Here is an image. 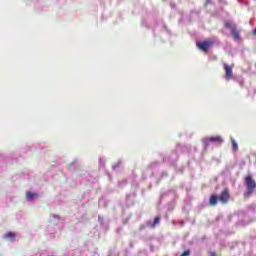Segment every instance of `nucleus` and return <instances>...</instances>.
<instances>
[{
    "instance_id": "nucleus-1",
    "label": "nucleus",
    "mask_w": 256,
    "mask_h": 256,
    "mask_svg": "<svg viewBox=\"0 0 256 256\" xmlns=\"http://www.w3.org/2000/svg\"><path fill=\"white\" fill-rule=\"evenodd\" d=\"M245 185H246V194L244 195V197H250L251 195H253V192L256 189V182L253 179V176L248 175L245 177Z\"/></svg>"
},
{
    "instance_id": "nucleus-2",
    "label": "nucleus",
    "mask_w": 256,
    "mask_h": 256,
    "mask_svg": "<svg viewBox=\"0 0 256 256\" xmlns=\"http://www.w3.org/2000/svg\"><path fill=\"white\" fill-rule=\"evenodd\" d=\"M215 45L214 39H206L204 41H198L196 43V46L200 49V51H203V53H208L209 49Z\"/></svg>"
},
{
    "instance_id": "nucleus-3",
    "label": "nucleus",
    "mask_w": 256,
    "mask_h": 256,
    "mask_svg": "<svg viewBox=\"0 0 256 256\" xmlns=\"http://www.w3.org/2000/svg\"><path fill=\"white\" fill-rule=\"evenodd\" d=\"M220 203L223 205H227L229 203V199H231V194L229 193V189L225 188L218 197Z\"/></svg>"
},
{
    "instance_id": "nucleus-4",
    "label": "nucleus",
    "mask_w": 256,
    "mask_h": 256,
    "mask_svg": "<svg viewBox=\"0 0 256 256\" xmlns=\"http://www.w3.org/2000/svg\"><path fill=\"white\" fill-rule=\"evenodd\" d=\"M205 141L206 147L209 145V143H217L218 145H221V143H223V138H221V136H212L206 138Z\"/></svg>"
},
{
    "instance_id": "nucleus-5",
    "label": "nucleus",
    "mask_w": 256,
    "mask_h": 256,
    "mask_svg": "<svg viewBox=\"0 0 256 256\" xmlns=\"http://www.w3.org/2000/svg\"><path fill=\"white\" fill-rule=\"evenodd\" d=\"M225 70L226 81H231L233 79V68L226 63L223 64Z\"/></svg>"
},
{
    "instance_id": "nucleus-6",
    "label": "nucleus",
    "mask_w": 256,
    "mask_h": 256,
    "mask_svg": "<svg viewBox=\"0 0 256 256\" xmlns=\"http://www.w3.org/2000/svg\"><path fill=\"white\" fill-rule=\"evenodd\" d=\"M224 25L226 27V29H229L231 31V33H238V28H237V24L233 23V21L230 20H226L224 22Z\"/></svg>"
},
{
    "instance_id": "nucleus-7",
    "label": "nucleus",
    "mask_w": 256,
    "mask_h": 256,
    "mask_svg": "<svg viewBox=\"0 0 256 256\" xmlns=\"http://www.w3.org/2000/svg\"><path fill=\"white\" fill-rule=\"evenodd\" d=\"M217 201H219V197H217V195H212L210 197L209 203L212 207H215V205H217Z\"/></svg>"
},
{
    "instance_id": "nucleus-8",
    "label": "nucleus",
    "mask_w": 256,
    "mask_h": 256,
    "mask_svg": "<svg viewBox=\"0 0 256 256\" xmlns=\"http://www.w3.org/2000/svg\"><path fill=\"white\" fill-rule=\"evenodd\" d=\"M26 199H28V201H33V199H35V194L32 192H26Z\"/></svg>"
},
{
    "instance_id": "nucleus-9",
    "label": "nucleus",
    "mask_w": 256,
    "mask_h": 256,
    "mask_svg": "<svg viewBox=\"0 0 256 256\" xmlns=\"http://www.w3.org/2000/svg\"><path fill=\"white\" fill-rule=\"evenodd\" d=\"M5 239H15V233L8 232L4 235Z\"/></svg>"
},
{
    "instance_id": "nucleus-10",
    "label": "nucleus",
    "mask_w": 256,
    "mask_h": 256,
    "mask_svg": "<svg viewBox=\"0 0 256 256\" xmlns=\"http://www.w3.org/2000/svg\"><path fill=\"white\" fill-rule=\"evenodd\" d=\"M232 38L234 39V41H241V35L239 33H233Z\"/></svg>"
},
{
    "instance_id": "nucleus-11",
    "label": "nucleus",
    "mask_w": 256,
    "mask_h": 256,
    "mask_svg": "<svg viewBox=\"0 0 256 256\" xmlns=\"http://www.w3.org/2000/svg\"><path fill=\"white\" fill-rule=\"evenodd\" d=\"M160 221H161L160 217H155L154 222L151 224V227H156L157 225H159Z\"/></svg>"
},
{
    "instance_id": "nucleus-12",
    "label": "nucleus",
    "mask_w": 256,
    "mask_h": 256,
    "mask_svg": "<svg viewBox=\"0 0 256 256\" xmlns=\"http://www.w3.org/2000/svg\"><path fill=\"white\" fill-rule=\"evenodd\" d=\"M232 149L233 151H237V149H239V146L235 140H232Z\"/></svg>"
},
{
    "instance_id": "nucleus-13",
    "label": "nucleus",
    "mask_w": 256,
    "mask_h": 256,
    "mask_svg": "<svg viewBox=\"0 0 256 256\" xmlns=\"http://www.w3.org/2000/svg\"><path fill=\"white\" fill-rule=\"evenodd\" d=\"M191 255V250H185L181 256H189Z\"/></svg>"
},
{
    "instance_id": "nucleus-14",
    "label": "nucleus",
    "mask_w": 256,
    "mask_h": 256,
    "mask_svg": "<svg viewBox=\"0 0 256 256\" xmlns=\"http://www.w3.org/2000/svg\"><path fill=\"white\" fill-rule=\"evenodd\" d=\"M209 256H217V252L211 251V252H209Z\"/></svg>"
},
{
    "instance_id": "nucleus-15",
    "label": "nucleus",
    "mask_w": 256,
    "mask_h": 256,
    "mask_svg": "<svg viewBox=\"0 0 256 256\" xmlns=\"http://www.w3.org/2000/svg\"><path fill=\"white\" fill-rule=\"evenodd\" d=\"M211 3V0H206V5H209Z\"/></svg>"
},
{
    "instance_id": "nucleus-16",
    "label": "nucleus",
    "mask_w": 256,
    "mask_h": 256,
    "mask_svg": "<svg viewBox=\"0 0 256 256\" xmlns=\"http://www.w3.org/2000/svg\"><path fill=\"white\" fill-rule=\"evenodd\" d=\"M253 33H256V29H255V30H253Z\"/></svg>"
}]
</instances>
